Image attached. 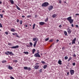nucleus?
I'll list each match as a JSON object with an SVG mask.
<instances>
[{
	"label": "nucleus",
	"mask_w": 79,
	"mask_h": 79,
	"mask_svg": "<svg viewBox=\"0 0 79 79\" xmlns=\"http://www.w3.org/2000/svg\"><path fill=\"white\" fill-rule=\"evenodd\" d=\"M67 20L69 21V22L70 24H72L73 23V20L71 19V17L70 16L68 17V18H67Z\"/></svg>",
	"instance_id": "nucleus-1"
},
{
	"label": "nucleus",
	"mask_w": 79,
	"mask_h": 79,
	"mask_svg": "<svg viewBox=\"0 0 79 79\" xmlns=\"http://www.w3.org/2000/svg\"><path fill=\"white\" fill-rule=\"evenodd\" d=\"M12 55V56H13L14 55V54L12 52H10L9 51H7L6 52H5V54L7 55Z\"/></svg>",
	"instance_id": "nucleus-2"
},
{
	"label": "nucleus",
	"mask_w": 79,
	"mask_h": 79,
	"mask_svg": "<svg viewBox=\"0 0 79 79\" xmlns=\"http://www.w3.org/2000/svg\"><path fill=\"white\" fill-rule=\"evenodd\" d=\"M39 50H37V52L38 53H36L35 54H34V56L35 57H38V58H40L41 56H40V54H39V52H38Z\"/></svg>",
	"instance_id": "nucleus-3"
},
{
	"label": "nucleus",
	"mask_w": 79,
	"mask_h": 79,
	"mask_svg": "<svg viewBox=\"0 0 79 79\" xmlns=\"http://www.w3.org/2000/svg\"><path fill=\"white\" fill-rule=\"evenodd\" d=\"M39 64V63H36V64H35V66L34 67V69H38L39 68V65H38Z\"/></svg>",
	"instance_id": "nucleus-4"
},
{
	"label": "nucleus",
	"mask_w": 79,
	"mask_h": 79,
	"mask_svg": "<svg viewBox=\"0 0 79 79\" xmlns=\"http://www.w3.org/2000/svg\"><path fill=\"white\" fill-rule=\"evenodd\" d=\"M48 3L47 2H45L42 4V6L43 7H44V6L45 7L46 6H48Z\"/></svg>",
	"instance_id": "nucleus-5"
},
{
	"label": "nucleus",
	"mask_w": 79,
	"mask_h": 79,
	"mask_svg": "<svg viewBox=\"0 0 79 79\" xmlns=\"http://www.w3.org/2000/svg\"><path fill=\"white\" fill-rule=\"evenodd\" d=\"M53 6L51 5L49 6V7L48 8V10L49 11H50L51 10H52L53 9Z\"/></svg>",
	"instance_id": "nucleus-6"
},
{
	"label": "nucleus",
	"mask_w": 79,
	"mask_h": 79,
	"mask_svg": "<svg viewBox=\"0 0 79 79\" xmlns=\"http://www.w3.org/2000/svg\"><path fill=\"white\" fill-rule=\"evenodd\" d=\"M76 38H75L73 40H72V44H74L76 43Z\"/></svg>",
	"instance_id": "nucleus-7"
},
{
	"label": "nucleus",
	"mask_w": 79,
	"mask_h": 79,
	"mask_svg": "<svg viewBox=\"0 0 79 79\" xmlns=\"http://www.w3.org/2000/svg\"><path fill=\"white\" fill-rule=\"evenodd\" d=\"M67 31L68 32L69 34L71 33V32H72V31H71V30L69 28H68L67 29Z\"/></svg>",
	"instance_id": "nucleus-8"
},
{
	"label": "nucleus",
	"mask_w": 79,
	"mask_h": 79,
	"mask_svg": "<svg viewBox=\"0 0 79 79\" xmlns=\"http://www.w3.org/2000/svg\"><path fill=\"white\" fill-rule=\"evenodd\" d=\"M19 47V46L18 45H16L15 46H13L12 47H11V48H17Z\"/></svg>",
	"instance_id": "nucleus-9"
},
{
	"label": "nucleus",
	"mask_w": 79,
	"mask_h": 79,
	"mask_svg": "<svg viewBox=\"0 0 79 79\" xmlns=\"http://www.w3.org/2000/svg\"><path fill=\"white\" fill-rule=\"evenodd\" d=\"M74 70L73 69L70 70L71 74V75H73L74 74Z\"/></svg>",
	"instance_id": "nucleus-10"
},
{
	"label": "nucleus",
	"mask_w": 79,
	"mask_h": 79,
	"mask_svg": "<svg viewBox=\"0 0 79 79\" xmlns=\"http://www.w3.org/2000/svg\"><path fill=\"white\" fill-rule=\"evenodd\" d=\"M38 41V40H37V41H35L34 44L33 46L35 47V46H36V45L37 44V41Z\"/></svg>",
	"instance_id": "nucleus-11"
},
{
	"label": "nucleus",
	"mask_w": 79,
	"mask_h": 79,
	"mask_svg": "<svg viewBox=\"0 0 79 79\" xmlns=\"http://www.w3.org/2000/svg\"><path fill=\"white\" fill-rule=\"evenodd\" d=\"M39 24L40 25H41V26H42V25H44V24H45V23L44 22H40L39 23Z\"/></svg>",
	"instance_id": "nucleus-12"
},
{
	"label": "nucleus",
	"mask_w": 79,
	"mask_h": 79,
	"mask_svg": "<svg viewBox=\"0 0 79 79\" xmlns=\"http://www.w3.org/2000/svg\"><path fill=\"white\" fill-rule=\"evenodd\" d=\"M62 62L61 61V60H59L58 61V63L59 64L61 65L62 64Z\"/></svg>",
	"instance_id": "nucleus-13"
},
{
	"label": "nucleus",
	"mask_w": 79,
	"mask_h": 79,
	"mask_svg": "<svg viewBox=\"0 0 79 79\" xmlns=\"http://www.w3.org/2000/svg\"><path fill=\"white\" fill-rule=\"evenodd\" d=\"M10 31H11V32H15V31H16V30L14 28H12L11 29Z\"/></svg>",
	"instance_id": "nucleus-14"
},
{
	"label": "nucleus",
	"mask_w": 79,
	"mask_h": 79,
	"mask_svg": "<svg viewBox=\"0 0 79 79\" xmlns=\"http://www.w3.org/2000/svg\"><path fill=\"white\" fill-rule=\"evenodd\" d=\"M8 68L9 69H13V67L10 66H8Z\"/></svg>",
	"instance_id": "nucleus-15"
},
{
	"label": "nucleus",
	"mask_w": 79,
	"mask_h": 79,
	"mask_svg": "<svg viewBox=\"0 0 79 79\" xmlns=\"http://www.w3.org/2000/svg\"><path fill=\"white\" fill-rule=\"evenodd\" d=\"M57 16V15L56 14H54L52 15V18H55L56 16Z\"/></svg>",
	"instance_id": "nucleus-16"
},
{
	"label": "nucleus",
	"mask_w": 79,
	"mask_h": 79,
	"mask_svg": "<svg viewBox=\"0 0 79 79\" xmlns=\"http://www.w3.org/2000/svg\"><path fill=\"white\" fill-rule=\"evenodd\" d=\"M15 36L17 37H19V38H20V37L19 36H18V34H17V33H15Z\"/></svg>",
	"instance_id": "nucleus-17"
},
{
	"label": "nucleus",
	"mask_w": 79,
	"mask_h": 79,
	"mask_svg": "<svg viewBox=\"0 0 79 79\" xmlns=\"http://www.w3.org/2000/svg\"><path fill=\"white\" fill-rule=\"evenodd\" d=\"M64 34L65 35V36H67V32H66V31H64Z\"/></svg>",
	"instance_id": "nucleus-18"
},
{
	"label": "nucleus",
	"mask_w": 79,
	"mask_h": 79,
	"mask_svg": "<svg viewBox=\"0 0 79 79\" xmlns=\"http://www.w3.org/2000/svg\"><path fill=\"white\" fill-rule=\"evenodd\" d=\"M39 71L40 73H42V69H40L39 70Z\"/></svg>",
	"instance_id": "nucleus-19"
},
{
	"label": "nucleus",
	"mask_w": 79,
	"mask_h": 79,
	"mask_svg": "<svg viewBox=\"0 0 79 79\" xmlns=\"http://www.w3.org/2000/svg\"><path fill=\"white\" fill-rule=\"evenodd\" d=\"M10 3H11V4H12L14 3V1H13V0H10Z\"/></svg>",
	"instance_id": "nucleus-20"
},
{
	"label": "nucleus",
	"mask_w": 79,
	"mask_h": 79,
	"mask_svg": "<svg viewBox=\"0 0 79 79\" xmlns=\"http://www.w3.org/2000/svg\"><path fill=\"white\" fill-rule=\"evenodd\" d=\"M35 24L34 23L33 25V29H35Z\"/></svg>",
	"instance_id": "nucleus-21"
},
{
	"label": "nucleus",
	"mask_w": 79,
	"mask_h": 79,
	"mask_svg": "<svg viewBox=\"0 0 79 79\" xmlns=\"http://www.w3.org/2000/svg\"><path fill=\"white\" fill-rule=\"evenodd\" d=\"M23 53H25V54H26V55H28V54H29V52H24Z\"/></svg>",
	"instance_id": "nucleus-22"
},
{
	"label": "nucleus",
	"mask_w": 79,
	"mask_h": 79,
	"mask_svg": "<svg viewBox=\"0 0 79 79\" xmlns=\"http://www.w3.org/2000/svg\"><path fill=\"white\" fill-rule=\"evenodd\" d=\"M35 52V49H33L32 50V53H33V54H34V52Z\"/></svg>",
	"instance_id": "nucleus-23"
},
{
	"label": "nucleus",
	"mask_w": 79,
	"mask_h": 79,
	"mask_svg": "<svg viewBox=\"0 0 79 79\" xmlns=\"http://www.w3.org/2000/svg\"><path fill=\"white\" fill-rule=\"evenodd\" d=\"M47 68V65H45L43 67L44 69H46Z\"/></svg>",
	"instance_id": "nucleus-24"
},
{
	"label": "nucleus",
	"mask_w": 79,
	"mask_h": 79,
	"mask_svg": "<svg viewBox=\"0 0 79 79\" xmlns=\"http://www.w3.org/2000/svg\"><path fill=\"white\" fill-rule=\"evenodd\" d=\"M71 59H72V58H71V57H70L69 58L68 60V61H70V60H71Z\"/></svg>",
	"instance_id": "nucleus-25"
},
{
	"label": "nucleus",
	"mask_w": 79,
	"mask_h": 79,
	"mask_svg": "<svg viewBox=\"0 0 79 79\" xmlns=\"http://www.w3.org/2000/svg\"><path fill=\"white\" fill-rule=\"evenodd\" d=\"M68 57L67 56H65L64 57V59L65 60H68Z\"/></svg>",
	"instance_id": "nucleus-26"
},
{
	"label": "nucleus",
	"mask_w": 79,
	"mask_h": 79,
	"mask_svg": "<svg viewBox=\"0 0 79 79\" xmlns=\"http://www.w3.org/2000/svg\"><path fill=\"white\" fill-rule=\"evenodd\" d=\"M16 6L17 7V9H18V10H20V8H19V7H18L17 6Z\"/></svg>",
	"instance_id": "nucleus-27"
},
{
	"label": "nucleus",
	"mask_w": 79,
	"mask_h": 79,
	"mask_svg": "<svg viewBox=\"0 0 79 79\" xmlns=\"http://www.w3.org/2000/svg\"><path fill=\"white\" fill-rule=\"evenodd\" d=\"M24 69H27L28 68L27 67H24Z\"/></svg>",
	"instance_id": "nucleus-28"
},
{
	"label": "nucleus",
	"mask_w": 79,
	"mask_h": 79,
	"mask_svg": "<svg viewBox=\"0 0 79 79\" xmlns=\"http://www.w3.org/2000/svg\"><path fill=\"white\" fill-rule=\"evenodd\" d=\"M48 40H49V38H47L45 39V41H48Z\"/></svg>",
	"instance_id": "nucleus-29"
},
{
	"label": "nucleus",
	"mask_w": 79,
	"mask_h": 79,
	"mask_svg": "<svg viewBox=\"0 0 79 79\" xmlns=\"http://www.w3.org/2000/svg\"><path fill=\"white\" fill-rule=\"evenodd\" d=\"M41 63L43 64H45V62L44 61H41Z\"/></svg>",
	"instance_id": "nucleus-30"
},
{
	"label": "nucleus",
	"mask_w": 79,
	"mask_h": 79,
	"mask_svg": "<svg viewBox=\"0 0 79 79\" xmlns=\"http://www.w3.org/2000/svg\"><path fill=\"white\" fill-rule=\"evenodd\" d=\"M47 21H48V17L46 18V20H44L45 22H47Z\"/></svg>",
	"instance_id": "nucleus-31"
},
{
	"label": "nucleus",
	"mask_w": 79,
	"mask_h": 79,
	"mask_svg": "<svg viewBox=\"0 0 79 79\" xmlns=\"http://www.w3.org/2000/svg\"><path fill=\"white\" fill-rule=\"evenodd\" d=\"M6 62V61L4 60H3L2 61V63H5Z\"/></svg>",
	"instance_id": "nucleus-32"
},
{
	"label": "nucleus",
	"mask_w": 79,
	"mask_h": 79,
	"mask_svg": "<svg viewBox=\"0 0 79 79\" xmlns=\"http://www.w3.org/2000/svg\"><path fill=\"white\" fill-rule=\"evenodd\" d=\"M22 22H23V21H22V20H20V24H21V25L22 24H23Z\"/></svg>",
	"instance_id": "nucleus-33"
},
{
	"label": "nucleus",
	"mask_w": 79,
	"mask_h": 79,
	"mask_svg": "<svg viewBox=\"0 0 79 79\" xmlns=\"http://www.w3.org/2000/svg\"><path fill=\"white\" fill-rule=\"evenodd\" d=\"M0 16H1V18H3V15L0 14Z\"/></svg>",
	"instance_id": "nucleus-34"
},
{
	"label": "nucleus",
	"mask_w": 79,
	"mask_h": 79,
	"mask_svg": "<svg viewBox=\"0 0 79 79\" xmlns=\"http://www.w3.org/2000/svg\"><path fill=\"white\" fill-rule=\"evenodd\" d=\"M18 60H15L13 61V62H14V63H17V62H18Z\"/></svg>",
	"instance_id": "nucleus-35"
},
{
	"label": "nucleus",
	"mask_w": 79,
	"mask_h": 79,
	"mask_svg": "<svg viewBox=\"0 0 79 79\" xmlns=\"http://www.w3.org/2000/svg\"><path fill=\"white\" fill-rule=\"evenodd\" d=\"M0 27H3V26L2 24V23H0Z\"/></svg>",
	"instance_id": "nucleus-36"
},
{
	"label": "nucleus",
	"mask_w": 79,
	"mask_h": 79,
	"mask_svg": "<svg viewBox=\"0 0 79 79\" xmlns=\"http://www.w3.org/2000/svg\"><path fill=\"white\" fill-rule=\"evenodd\" d=\"M28 71H31V68L30 67H28V69H27Z\"/></svg>",
	"instance_id": "nucleus-37"
},
{
	"label": "nucleus",
	"mask_w": 79,
	"mask_h": 79,
	"mask_svg": "<svg viewBox=\"0 0 79 79\" xmlns=\"http://www.w3.org/2000/svg\"><path fill=\"white\" fill-rule=\"evenodd\" d=\"M8 45H9V46H11V45H12V44H11L10 43H8Z\"/></svg>",
	"instance_id": "nucleus-38"
},
{
	"label": "nucleus",
	"mask_w": 79,
	"mask_h": 79,
	"mask_svg": "<svg viewBox=\"0 0 79 79\" xmlns=\"http://www.w3.org/2000/svg\"><path fill=\"white\" fill-rule=\"evenodd\" d=\"M33 41H35L36 40V38H34L33 39Z\"/></svg>",
	"instance_id": "nucleus-39"
},
{
	"label": "nucleus",
	"mask_w": 79,
	"mask_h": 79,
	"mask_svg": "<svg viewBox=\"0 0 79 79\" xmlns=\"http://www.w3.org/2000/svg\"><path fill=\"white\" fill-rule=\"evenodd\" d=\"M10 78L11 79H15L14 77H10Z\"/></svg>",
	"instance_id": "nucleus-40"
},
{
	"label": "nucleus",
	"mask_w": 79,
	"mask_h": 79,
	"mask_svg": "<svg viewBox=\"0 0 79 79\" xmlns=\"http://www.w3.org/2000/svg\"><path fill=\"white\" fill-rule=\"evenodd\" d=\"M49 42H53V40H52V39H51V40H50L49 41Z\"/></svg>",
	"instance_id": "nucleus-41"
},
{
	"label": "nucleus",
	"mask_w": 79,
	"mask_h": 79,
	"mask_svg": "<svg viewBox=\"0 0 79 79\" xmlns=\"http://www.w3.org/2000/svg\"><path fill=\"white\" fill-rule=\"evenodd\" d=\"M30 44V45L31 46H32V44L31 42H30L29 43Z\"/></svg>",
	"instance_id": "nucleus-42"
},
{
	"label": "nucleus",
	"mask_w": 79,
	"mask_h": 79,
	"mask_svg": "<svg viewBox=\"0 0 79 79\" xmlns=\"http://www.w3.org/2000/svg\"><path fill=\"white\" fill-rule=\"evenodd\" d=\"M5 33L6 34V35H8V32H5Z\"/></svg>",
	"instance_id": "nucleus-43"
},
{
	"label": "nucleus",
	"mask_w": 79,
	"mask_h": 79,
	"mask_svg": "<svg viewBox=\"0 0 79 79\" xmlns=\"http://www.w3.org/2000/svg\"><path fill=\"white\" fill-rule=\"evenodd\" d=\"M73 66H75V65H76V64L75 63H73Z\"/></svg>",
	"instance_id": "nucleus-44"
},
{
	"label": "nucleus",
	"mask_w": 79,
	"mask_h": 79,
	"mask_svg": "<svg viewBox=\"0 0 79 79\" xmlns=\"http://www.w3.org/2000/svg\"><path fill=\"white\" fill-rule=\"evenodd\" d=\"M29 17H31V15H29L27 16V18H29Z\"/></svg>",
	"instance_id": "nucleus-45"
},
{
	"label": "nucleus",
	"mask_w": 79,
	"mask_h": 79,
	"mask_svg": "<svg viewBox=\"0 0 79 79\" xmlns=\"http://www.w3.org/2000/svg\"><path fill=\"white\" fill-rule=\"evenodd\" d=\"M19 21V20L17 19V23H18Z\"/></svg>",
	"instance_id": "nucleus-46"
},
{
	"label": "nucleus",
	"mask_w": 79,
	"mask_h": 79,
	"mask_svg": "<svg viewBox=\"0 0 79 79\" xmlns=\"http://www.w3.org/2000/svg\"><path fill=\"white\" fill-rule=\"evenodd\" d=\"M73 57H76V54H74L73 55Z\"/></svg>",
	"instance_id": "nucleus-47"
},
{
	"label": "nucleus",
	"mask_w": 79,
	"mask_h": 79,
	"mask_svg": "<svg viewBox=\"0 0 79 79\" xmlns=\"http://www.w3.org/2000/svg\"><path fill=\"white\" fill-rule=\"evenodd\" d=\"M76 27H77V28L79 27V26H78V25H76Z\"/></svg>",
	"instance_id": "nucleus-48"
},
{
	"label": "nucleus",
	"mask_w": 79,
	"mask_h": 79,
	"mask_svg": "<svg viewBox=\"0 0 79 79\" xmlns=\"http://www.w3.org/2000/svg\"><path fill=\"white\" fill-rule=\"evenodd\" d=\"M59 3H61V0H59Z\"/></svg>",
	"instance_id": "nucleus-49"
},
{
	"label": "nucleus",
	"mask_w": 79,
	"mask_h": 79,
	"mask_svg": "<svg viewBox=\"0 0 79 79\" xmlns=\"http://www.w3.org/2000/svg\"><path fill=\"white\" fill-rule=\"evenodd\" d=\"M69 72H68L67 73V74L68 76L69 75Z\"/></svg>",
	"instance_id": "nucleus-50"
},
{
	"label": "nucleus",
	"mask_w": 79,
	"mask_h": 79,
	"mask_svg": "<svg viewBox=\"0 0 79 79\" xmlns=\"http://www.w3.org/2000/svg\"><path fill=\"white\" fill-rule=\"evenodd\" d=\"M79 16V14H77L75 15V16Z\"/></svg>",
	"instance_id": "nucleus-51"
},
{
	"label": "nucleus",
	"mask_w": 79,
	"mask_h": 79,
	"mask_svg": "<svg viewBox=\"0 0 79 79\" xmlns=\"http://www.w3.org/2000/svg\"><path fill=\"white\" fill-rule=\"evenodd\" d=\"M62 27V26H61V25H60L59 26V27Z\"/></svg>",
	"instance_id": "nucleus-52"
},
{
	"label": "nucleus",
	"mask_w": 79,
	"mask_h": 79,
	"mask_svg": "<svg viewBox=\"0 0 79 79\" xmlns=\"http://www.w3.org/2000/svg\"><path fill=\"white\" fill-rule=\"evenodd\" d=\"M71 26H72V27H74V24H72L71 25Z\"/></svg>",
	"instance_id": "nucleus-53"
},
{
	"label": "nucleus",
	"mask_w": 79,
	"mask_h": 79,
	"mask_svg": "<svg viewBox=\"0 0 79 79\" xmlns=\"http://www.w3.org/2000/svg\"><path fill=\"white\" fill-rule=\"evenodd\" d=\"M22 18H25V16L24 15H23L22 16Z\"/></svg>",
	"instance_id": "nucleus-54"
},
{
	"label": "nucleus",
	"mask_w": 79,
	"mask_h": 79,
	"mask_svg": "<svg viewBox=\"0 0 79 79\" xmlns=\"http://www.w3.org/2000/svg\"><path fill=\"white\" fill-rule=\"evenodd\" d=\"M12 35H15V33H12Z\"/></svg>",
	"instance_id": "nucleus-55"
},
{
	"label": "nucleus",
	"mask_w": 79,
	"mask_h": 79,
	"mask_svg": "<svg viewBox=\"0 0 79 79\" xmlns=\"http://www.w3.org/2000/svg\"><path fill=\"white\" fill-rule=\"evenodd\" d=\"M56 41H57V42H56V43H57V42H58L59 41V40H57Z\"/></svg>",
	"instance_id": "nucleus-56"
},
{
	"label": "nucleus",
	"mask_w": 79,
	"mask_h": 79,
	"mask_svg": "<svg viewBox=\"0 0 79 79\" xmlns=\"http://www.w3.org/2000/svg\"><path fill=\"white\" fill-rule=\"evenodd\" d=\"M28 26H27V25H25V27H27Z\"/></svg>",
	"instance_id": "nucleus-57"
},
{
	"label": "nucleus",
	"mask_w": 79,
	"mask_h": 79,
	"mask_svg": "<svg viewBox=\"0 0 79 79\" xmlns=\"http://www.w3.org/2000/svg\"><path fill=\"white\" fill-rule=\"evenodd\" d=\"M64 3H66V1H64Z\"/></svg>",
	"instance_id": "nucleus-58"
},
{
	"label": "nucleus",
	"mask_w": 79,
	"mask_h": 79,
	"mask_svg": "<svg viewBox=\"0 0 79 79\" xmlns=\"http://www.w3.org/2000/svg\"><path fill=\"white\" fill-rule=\"evenodd\" d=\"M0 4H2V2L0 1Z\"/></svg>",
	"instance_id": "nucleus-59"
},
{
	"label": "nucleus",
	"mask_w": 79,
	"mask_h": 79,
	"mask_svg": "<svg viewBox=\"0 0 79 79\" xmlns=\"http://www.w3.org/2000/svg\"><path fill=\"white\" fill-rule=\"evenodd\" d=\"M4 12V10H3L2 11V13H3Z\"/></svg>",
	"instance_id": "nucleus-60"
},
{
	"label": "nucleus",
	"mask_w": 79,
	"mask_h": 79,
	"mask_svg": "<svg viewBox=\"0 0 79 79\" xmlns=\"http://www.w3.org/2000/svg\"><path fill=\"white\" fill-rule=\"evenodd\" d=\"M69 44V45H71V43H70Z\"/></svg>",
	"instance_id": "nucleus-61"
},
{
	"label": "nucleus",
	"mask_w": 79,
	"mask_h": 79,
	"mask_svg": "<svg viewBox=\"0 0 79 79\" xmlns=\"http://www.w3.org/2000/svg\"><path fill=\"white\" fill-rule=\"evenodd\" d=\"M40 55H42V53H41Z\"/></svg>",
	"instance_id": "nucleus-62"
},
{
	"label": "nucleus",
	"mask_w": 79,
	"mask_h": 79,
	"mask_svg": "<svg viewBox=\"0 0 79 79\" xmlns=\"http://www.w3.org/2000/svg\"><path fill=\"white\" fill-rule=\"evenodd\" d=\"M0 31H2V30L0 29Z\"/></svg>",
	"instance_id": "nucleus-63"
},
{
	"label": "nucleus",
	"mask_w": 79,
	"mask_h": 79,
	"mask_svg": "<svg viewBox=\"0 0 79 79\" xmlns=\"http://www.w3.org/2000/svg\"><path fill=\"white\" fill-rule=\"evenodd\" d=\"M2 10V9H0V11H1Z\"/></svg>",
	"instance_id": "nucleus-64"
}]
</instances>
